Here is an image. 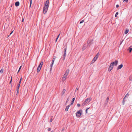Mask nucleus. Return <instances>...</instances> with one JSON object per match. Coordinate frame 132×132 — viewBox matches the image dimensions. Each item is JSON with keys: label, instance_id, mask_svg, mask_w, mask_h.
Wrapping results in <instances>:
<instances>
[{"label": "nucleus", "instance_id": "nucleus-23", "mask_svg": "<svg viewBox=\"0 0 132 132\" xmlns=\"http://www.w3.org/2000/svg\"><path fill=\"white\" fill-rule=\"evenodd\" d=\"M125 97H124V98H123L122 101V104L123 105H124L125 102Z\"/></svg>", "mask_w": 132, "mask_h": 132}, {"label": "nucleus", "instance_id": "nucleus-19", "mask_svg": "<svg viewBox=\"0 0 132 132\" xmlns=\"http://www.w3.org/2000/svg\"><path fill=\"white\" fill-rule=\"evenodd\" d=\"M41 69V68H39L38 67L37 68V72H39L40 71Z\"/></svg>", "mask_w": 132, "mask_h": 132}, {"label": "nucleus", "instance_id": "nucleus-41", "mask_svg": "<svg viewBox=\"0 0 132 132\" xmlns=\"http://www.w3.org/2000/svg\"><path fill=\"white\" fill-rule=\"evenodd\" d=\"M52 119H51L50 120V122H51L52 121Z\"/></svg>", "mask_w": 132, "mask_h": 132}, {"label": "nucleus", "instance_id": "nucleus-26", "mask_svg": "<svg viewBox=\"0 0 132 132\" xmlns=\"http://www.w3.org/2000/svg\"><path fill=\"white\" fill-rule=\"evenodd\" d=\"M3 72V69H1L0 71V73H2Z\"/></svg>", "mask_w": 132, "mask_h": 132}, {"label": "nucleus", "instance_id": "nucleus-44", "mask_svg": "<svg viewBox=\"0 0 132 132\" xmlns=\"http://www.w3.org/2000/svg\"><path fill=\"white\" fill-rule=\"evenodd\" d=\"M119 7V5H117L116 6V7L117 8H118Z\"/></svg>", "mask_w": 132, "mask_h": 132}, {"label": "nucleus", "instance_id": "nucleus-17", "mask_svg": "<svg viewBox=\"0 0 132 132\" xmlns=\"http://www.w3.org/2000/svg\"><path fill=\"white\" fill-rule=\"evenodd\" d=\"M19 2H15V5L16 6H19Z\"/></svg>", "mask_w": 132, "mask_h": 132}, {"label": "nucleus", "instance_id": "nucleus-7", "mask_svg": "<svg viewBox=\"0 0 132 132\" xmlns=\"http://www.w3.org/2000/svg\"><path fill=\"white\" fill-rule=\"evenodd\" d=\"M49 5V1L48 0H47L46 2V3L45 4L44 7H48Z\"/></svg>", "mask_w": 132, "mask_h": 132}, {"label": "nucleus", "instance_id": "nucleus-35", "mask_svg": "<svg viewBox=\"0 0 132 132\" xmlns=\"http://www.w3.org/2000/svg\"><path fill=\"white\" fill-rule=\"evenodd\" d=\"M128 0H124L123 1V2H128Z\"/></svg>", "mask_w": 132, "mask_h": 132}, {"label": "nucleus", "instance_id": "nucleus-21", "mask_svg": "<svg viewBox=\"0 0 132 132\" xmlns=\"http://www.w3.org/2000/svg\"><path fill=\"white\" fill-rule=\"evenodd\" d=\"M75 98H73V99H72V100L71 103V104H70L71 105H72L73 104V103L74 102V101L75 100Z\"/></svg>", "mask_w": 132, "mask_h": 132}, {"label": "nucleus", "instance_id": "nucleus-31", "mask_svg": "<svg viewBox=\"0 0 132 132\" xmlns=\"http://www.w3.org/2000/svg\"><path fill=\"white\" fill-rule=\"evenodd\" d=\"M30 7L31 5V3H32V0H30Z\"/></svg>", "mask_w": 132, "mask_h": 132}, {"label": "nucleus", "instance_id": "nucleus-14", "mask_svg": "<svg viewBox=\"0 0 132 132\" xmlns=\"http://www.w3.org/2000/svg\"><path fill=\"white\" fill-rule=\"evenodd\" d=\"M86 44H85L83 45V47H82V51L86 49Z\"/></svg>", "mask_w": 132, "mask_h": 132}, {"label": "nucleus", "instance_id": "nucleus-25", "mask_svg": "<svg viewBox=\"0 0 132 132\" xmlns=\"http://www.w3.org/2000/svg\"><path fill=\"white\" fill-rule=\"evenodd\" d=\"M128 32H129V30L126 29V31H125V34H127L128 33Z\"/></svg>", "mask_w": 132, "mask_h": 132}, {"label": "nucleus", "instance_id": "nucleus-42", "mask_svg": "<svg viewBox=\"0 0 132 132\" xmlns=\"http://www.w3.org/2000/svg\"><path fill=\"white\" fill-rule=\"evenodd\" d=\"M23 21H24V19H23V18H22V22H23Z\"/></svg>", "mask_w": 132, "mask_h": 132}, {"label": "nucleus", "instance_id": "nucleus-9", "mask_svg": "<svg viewBox=\"0 0 132 132\" xmlns=\"http://www.w3.org/2000/svg\"><path fill=\"white\" fill-rule=\"evenodd\" d=\"M67 76L64 74L62 77V81H65Z\"/></svg>", "mask_w": 132, "mask_h": 132}, {"label": "nucleus", "instance_id": "nucleus-18", "mask_svg": "<svg viewBox=\"0 0 132 132\" xmlns=\"http://www.w3.org/2000/svg\"><path fill=\"white\" fill-rule=\"evenodd\" d=\"M109 97H107L106 100H105V103L106 104L108 103V101H109Z\"/></svg>", "mask_w": 132, "mask_h": 132}, {"label": "nucleus", "instance_id": "nucleus-46", "mask_svg": "<svg viewBox=\"0 0 132 132\" xmlns=\"http://www.w3.org/2000/svg\"><path fill=\"white\" fill-rule=\"evenodd\" d=\"M22 67V66H21L20 67V68H19V69H20H20H21V68Z\"/></svg>", "mask_w": 132, "mask_h": 132}, {"label": "nucleus", "instance_id": "nucleus-10", "mask_svg": "<svg viewBox=\"0 0 132 132\" xmlns=\"http://www.w3.org/2000/svg\"><path fill=\"white\" fill-rule=\"evenodd\" d=\"M97 59V57H94L91 62L92 63H94L95 61Z\"/></svg>", "mask_w": 132, "mask_h": 132}, {"label": "nucleus", "instance_id": "nucleus-36", "mask_svg": "<svg viewBox=\"0 0 132 132\" xmlns=\"http://www.w3.org/2000/svg\"><path fill=\"white\" fill-rule=\"evenodd\" d=\"M48 130L49 131H50L51 130V128H48Z\"/></svg>", "mask_w": 132, "mask_h": 132}, {"label": "nucleus", "instance_id": "nucleus-13", "mask_svg": "<svg viewBox=\"0 0 132 132\" xmlns=\"http://www.w3.org/2000/svg\"><path fill=\"white\" fill-rule=\"evenodd\" d=\"M70 105H71V104H69V105H68L66 106V107L65 109V111H68V110L69 109V107H70Z\"/></svg>", "mask_w": 132, "mask_h": 132}, {"label": "nucleus", "instance_id": "nucleus-38", "mask_svg": "<svg viewBox=\"0 0 132 132\" xmlns=\"http://www.w3.org/2000/svg\"><path fill=\"white\" fill-rule=\"evenodd\" d=\"M13 31H12V32L10 33V35H9L8 36V37H9V36H10V35H11V34H12V33H13Z\"/></svg>", "mask_w": 132, "mask_h": 132}, {"label": "nucleus", "instance_id": "nucleus-6", "mask_svg": "<svg viewBox=\"0 0 132 132\" xmlns=\"http://www.w3.org/2000/svg\"><path fill=\"white\" fill-rule=\"evenodd\" d=\"M48 7H44L43 9V12L44 14H45L46 13L48 10Z\"/></svg>", "mask_w": 132, "mask_h": 132}, {"label": "nucleus", "instance_id": "nucleus-12", "mask_svg": "<svg viewBox=\"0 0 132 132\" xmlns=\"http://www.w3.org/2000/svg\"><path fill=\"white\" fill-rule=\"evenodd\" d=\"M123 65L122 64L118 66L117 68V70H118L121 69Z\"/></svg>", "mask_w": 132, "mask_h": 132}, {"label": "nucleus", "instance_id": "nucleus-20", "mask_svg": "<svg viewBox=\"0 0 132 132\" xmlns=\"http://www.w3.org/2000/svg\"><path fill=\"white\" fill-rule=\"evenodd\" d=\"M20 83H19V84L18 85V87H17V93H18V92L19 91V88L20 87Z\"/></svg>", "mask_w": 132, "mask_h": 132}, {"label": "nucleus", "instance_id": "nucleus-5", "mask_svg": "<svg viewBox=\"0 0 132 132\" xmlns=\"http://www.w3.org/2000/svg\"><path fill=\"white\" fill-rule=\"evenodd\" d=\"M118 63V61L116 60L114 62H112L110 64V65L113 67V65H117Z\"/></svg>", "mask_w": 132, "mask_h": 132}, {"label": "nucleus", "instance_id": "nucleus-45", "mask_svg": "<svg viewBox=\"0 0 132 132\" xmlns=\"http://www.w3.org/2000/svg\"><path fill=\"white\" fill-rule=\"evenodd\" d=\"M60 35V34H59V35L57 36V38H58Z\"/></svg>", "mask_w": 132, "mask_h": 132}, {"label": "nucleus", "instance_id": "nucleus-15", "mask_svg": "<svg viewBox=\"0 0 132 132\" xmlns=\"http://www.w3.org/2000/svg\"><path fill=\"white\" fill-rule=\"evenodd\" d=\"M43 62H41L40 64H39V66L38 67L39 68H41L42 67L43 65Z\"/></svg>", "mask_w": 132, "mask_h": 132}, {"label": "nucleus", "instance_id": "nucleus-3", "mask_svg": "<svg viewBox=\"0 0 132 132\" xmlns=\"http://www.w3.org/2000/svg\"><path fill=\"white\" fill-rule=\"evenodd\" d=\"M93 41V39L88 40L87 42V44L88 45V46L89 47L92 44Z\"/></svg>", "mask_w": 132, "mask_h": 132}, {"label": "nucleus", "instance_id": "nucleus-8", "mask_svg": "<svg viewBox=\"0 0 132 132\" xmlns=\"http://www.w3.org/2000/svg\"><path fill=\"white\" fill-rule=\"evenodd\" d=\"M55 58H56L55 57H54L52 61V63L51 65H50V66H51L50 70H51L52 69V68L53 66L54 63V62L55 61Z\"/></svg>", "mask_w": 132, "mask_h": 132}, {"label": "nucleus", "instance_id": "nucleus-16", "mask_svg": "<svg viewBox=\"0 0 132 132\" xmlns=\"http://www.w3.org/2000/svg\"><path fill=\"white\" fill-rule=\"evenodd\" d=\"M69 69H68L67 70L64 74L67 75V76H68V75L69 74Z\"/></svg>", "mask_w": 132, "mask_h": 132}, {"label": "nucleus", "instance_id": "nucleus-39", "mask_svg": "<svg viewBox=\"0 0 132 132\" xmlns=\"http://www.w3.org/2000/svg\"><path fill=\"white\" fill-rule=\"evenodd\" d=\"M65 128H63L62 129V131H63L65 130Z\"/></svg>", "mask_w": 132, "mask_h": 132}, {"label": "nucleus", "instance_id": "nucleus-28", "mask_svg": "<svg viewBox=\"0 0 132 132\" xmlns=\"http://www.w3.org/2000/svg\"><path fill=\"white\" fill-rule=\"evenodd\" d=\"M88 108L86 110V113H88V112H87V110L89 109V108Z\"/></svg>", "mask_w": 132, "mask_h": 132}, {"label": "nucleus", "instance_id": "nucleus-50", "mask_svg": "<svg viewBox=\"0 0 132 132\" xmlns=\"http://www.w3.org/2000/svg\"><path fill=\"white\" fill-rule=\"evenodd\" d=\"M21 82H20L19 81V83H20V84Z\"/></svg>", "mask_w": 132, "mask_h": 132}, {"label": "nucleus", "instance_id": "nucleus-30", "mask_svg": "<svg viewBox=\"0 0 132 132\" xmlns=\"http://www.w3.org/2000/svg\"><path fill=\"white\" fill-rule=\"evenodd\" d=\"M118 14V12H117L116 14L115 15V16L116 17Z\"/></svg>", "mask_w": 132, "mask_h": 132}, {"label": "nucleus", "instance_id": "nucleus-37", "mask_svg": "<svg viewBox=\"0 0 132 132\" xmlns=\"http://www.w3.org/2000/svg\"><path fill=\"white\" fill-rule=\"evenodd\" d=\"M78 90V87H77L75 90V92H76L77 90Z\"/></svg>", "mask_w": 132, "mask_h": 132}, {"label": "nucleus", "instance_id": "nucleus-27", "mask_svg": "<svg viewBox=\"0 0 132 132\" xmlns=\"http://www.w3.org/2000/svg\"><path fill=\"white\" fill-rule=\"evenodd\" d=\"M99 55H100V54H99V53H98L97 54H96V56L95 57H97V58L98 57V56H99Z\"/></svg>", "mask_w": 132, "mask_h": 132}, {"label": "nucleus", "instance_id": "nucleus-11", "mask_svg": "<svg viewBox=\"0 0 132 132\" xmlns=\"http://www.w3.org/2000/svg\"><path fill=\"white\" fill-rule=\"evenodd\" d=\"M113 68V67H112V66L110 65V64L109 67V68H108L109 71V72L111 71V70Z\"/></svg>", "mask_w": 132, "mask_h": 132}, {"label": "nucleus", "instance_id": "nucleus-43", "mask_svg": "<svg viewBox=\"0 0 132 132\" xmlns=\"http://www.w3.org/2000/svg\"><path fill=\"white\" fill-rule=\"evenodd\" d=\"M69 100V98H67V102H66V103H67V102Z\"/></svg>", "mask_w": 132, "mask_h": 132}, {"label": "nucleus", "instance_id": "nucleus-48", "mask_svg": "<svg viewBox=\"0 0 132 132\" xmlns=\"http://www.w3.org/2000/svg\"><path fill=\"white\" fill-rule=\"evenodd\" d=\"M20 71V69H19L17 73H18L19 72V71Z\"/></svg>", "mask_w": 132, "mask_h": 132}, {"label": "nucleus", "instance_id": "nucleus-32", "mask_svg": "<svg viewBox=\"0 0 132 132\" xmlns=\"http://www.w3.org/2000/svg\"><path fill=\"white\" fill-rule=\"evenodd\" d=\"M84 20H82L80 22V24L81 23H83L84 22Z\"/></svg>", "mask_w": 132, "mask_h": 132}, {"label": "nucleus", "instance_id": "nucleus-40", "mask_svg": "<svg viewBox=\"0 0 132 132\" xmlns=\"http://www.w3.org/2000/svg\"><path fill=\"white\" fill-rule=\"evenodd\" d=\"M22 77H21V78H20V80L19 82H21V80H22Z\"/></svg>", "mask_w": 132, "mask_h": 132}, {"label": "nucleus", "instance_id": "nucleus-29", "mask_svg": "<svg viewBox=\"0 0 132 132\" xmlns=\"http://www.w3.org/2000/svg\"><path fill=\"white\" fill-rule=\"evenodd\" d=\"M129 95L128 94V93L126 94V95H125V97H124L125 98L127 96H129Z\"/></svg>", "mask_w": 132, "mask_h": 132}, {"label": "nucleus", "instance_id": "nucleus-47", "mask_svg": "<svg viewBox=\"0 0 132 132\" xmlns=\"http://www.w3.org/2000/svg\"><path fill=\"white\" fill-rule=\"evenodd\" d=\"M58 38H56V40H55V42H57V40Z\"/></svg>", "mask_w": 132, "mask_h": 132}, {"label": "nucleus", "instance_id": "nucleus-22", "mask_svg": "<svg viewBox=\"0 0 132 132\" xmlns=\"http://www.w3.org/2000/svg\"><path fill=\"white\" fill-rule=\"evenodd\" d=\"M65 92V89H63V90H62V95H63L64 94Z\"/></svg>", "mask_w": 132, "mask_h": 132}, {"label": "nucleus", "instance_id": "nucleus-24", "mask_svg": "<svg viewBox=\"0 0 132 132\" xmlns=\"http://www.w3.org/2000/svg\"><path fill=\"white\" fill-rule=\"evenodd\" d=\"M129 52H131V50H132V46H130L129 47Z\"/></svg>", "mask_w": 132, "mask_h": 132}, {"label": "nucleus", "instance_id": "nucleus-1", "mask_svg": "<svg viewBox=\"0 0 132 132\" xmlns=\"http://www.w3.org/2000/svg\"><path fill=\"white\" fill-rule=\"evenodd\" d=\"M91 100L92 99L90 97L86 99L85 100L84 103L82 104V105L83 106H84L87 105L91 101Z\"/></svg>", "mask_w": 132, "mask_h": 132}, {"label": "nucleus", "instance_id": "nucleus-4", "mask_svg": "<svg viewBox=\"0 0 132 132\" xmlns=\"http://www.w3.org/2000/svg\"><path fill=\"white\" fill-rule=\"evenodd\" d=\"M82 111V110H80L77 112L76 116L77 117H80L81 114V112Z\"/></svg>", "mask_w": 132, "mask_h": 132}, {"label": "nucleus", "instance_id": "nucleus-2", "mask_svg": "<svg viewBox=\"0 0 132 132\" xmlns=\"http://www.w3.org/2000/svg\"><path fill=\"white\" fill-rule=\"evenodd\" d=\"M63 48V60H64L66 56V52L67 50V47L64 46V47Z\"/></svg>", "mask_w": 132, "mask_h": 132}, {"label": "nucleus", "instance_id": "nucleus-33", "mask_svg": "<svg viewBox=\"0 0 132 132\" xmlns=\"http://www.w3.org/2000/svg\"><path fill=\"white\" fill-rule=\"evenodd\" d=\"M12 77H11V81L10 82V84L11 83V82H12Z\"/></svg>", "mask_w": 132, "mask_h": 132}, {"label": "nucleus", "instance_id": "nucleus-34", "mask_svg": "<svg viewBox=\"0 0 132 132\" xmlns=\"http://www.w3.org/2000/svg\"><path fill=\"white\" fill-rule=\"evenodd\" d=\"M80 106V104H79V103H78L77 104V106L78 107H79Z\"/></svg>", "mask_w": 132, "mask_h": 132}, {"label": "nucleus", "instance_id": "nucleus-49", "mask_svg": "<svg viewBox=\"0 0 132 132\" xmlns=\"http://www.w3.org/2000/svg\"><path fill=\"white\" fill-rule=\"evenodd\" d=\"M50 132H53V130H52Z\"/></svg>", "mask_w": 132, "mask_h": 132}]
</instances>
